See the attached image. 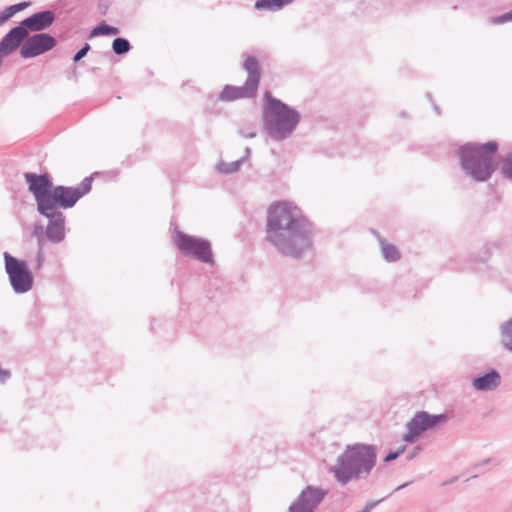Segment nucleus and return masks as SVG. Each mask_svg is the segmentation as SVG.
I'll return each instance as SVG.
<instances>
[{
	"label": "nucleus",
	"instance_id": "f257e3e1",
	"mask_svg": "<svg viewBox=\"0 0 512 512\" xmlns=\"http://www.w3.org/2000/svg\"><path fill=\"white\" fill-rule=\"evenodd\" d=\"M313 229L301 210L287 202L271 205L266 239L284 255L299 258L312 246Z\"/></svg>",
	"mask_w": 512,
	"mask_h": 512
},
{
	"label": "nucleus",
	"instance_id": "f03ea898",
	"mask_svg": "<svg viewBox=\"0 0 512 512\" xmlns=\"http://www.w3.org/2000/svg\"><path fill=\"white\" fill-rule=\"evenodd\" d=\"M24 179L28 184V190L35 198L39 214H47L48 211H59V208H72L80 198L90 192L92 188V177H85L76 186H55L48 173L36 174L24 173Z\"/></svg>",
	"mask_w": 512,
	"mask_h": 512
},
{
	"label": "nucleus",
	"instance_id": "7ed1b4c3",
	"mask_svg": "<svg viewBox=\"0 0 512 512\" xmlns=\"http://www.w3.org/2000/svg\"><path fill=\"white\" fill-rule=\"evenodd\" d=\"M376 461L377 449L374 445L355 443L346 446L330 472L344 486L351 481L366 479L374 469Z\"/></svg>",
	"mask_w": 512,
	"mask_h": 512
},
{
	"label": "nucleus",
	"instance_id": "20e7f679",
	"mask_svg": "<svg viewBox=\"0 0 512 512\" xmlns=\"http://www.w3.org/2000/svg\"><path fill=\"white\" fill-rule=\"evenodd\" d=\"M498 148L494 140L483 144L469 142L462 145L458 156L463 173L474 182L488 181L497 169Z\"/></svg>",
	"mask_w": 512,
	"mask_h": 512
},
{
	"label": "nucleus",
	"instance_id": "39448f33",
	"mask_svg": "<svg viewBox=\"0 0 512 512\" xmlns=\"http://www.w3.org/2000/svg\"><path fill=\"white\" fill-rule=\"evenodd\" d=\"M264 97L267 102L263 110L264 128L273 140L283 141L296 129L300 121V114L287 104L274 98L268 91Z\"/></svg>",
	"mask_w": 512,
	"mask_h": 512
},
{
	"label": "nucleus",
	"instance_id": "423d86ee",
	"mask_svg": "<svg viewBox=\"0 0 512 512\" xmlns=\"http://www.w3.org/2000/svg\"><path fill=\"white\" fill-rule=\"evenodd\" d=\"M244 69L248 73L243 86L226 85L220 93L223 101H233L241 98H252L256 95L260 81V66L254 56H248L244 62Z\"/></svg>",
	"mask_w": 512,
	"mask_h": 512
},
{
	"label": "nucleus",
	"instance_id": "0eeeda50",
	"mask_svg": "<svg viewBox=\"0 0 512 512\" xmlns=\"http://www.w3.org/2000/svg\"><path fill=\"white\" fill-rule=\"evenodd\" d=\"M5 271L10 285L16 294H24L33 287L34 278L32 272L23 260H19L8 252H4Z\"/></svg>",
	"mask_w": 512,
	"mask_h": 512
},
{
	"label": "nucleus",
	"instance_id": "6e6552de",
	"mask_svg": "<svg viewBox=\"0 0 512 512\" xmlns=\"http://www.w3.org/2000/svg\"><path fill=\"white\" fill-rule=\"evenodd\" d=\"M175 243L182 254L191 256L201 262L212 261V250L209 241L177 232Z\"/></svg>",
	"mask_w": 512,
	"mask_h": 512
},
{
	"label": "nucleus",
	"instance_id": "1a4fd4ad",
	"mask_svg": "<svg viewBox=\"0 0 512 512\" xmlns=\"http://www.w3.org/2000/svg\"><path fill=\"white\" fill-rule=\"evenodd\" d=\"M447 420V414L431 415L426 411H419L407 422V432L403 435V440L414 443L423 432Z\"/></svg>",
	"mask_w": 512,
	"mask_h": 512
},
{
	"label": "nucleus",
	"instance_id": "9d476101",
	"mask_svg": "<svg viewBox=\"0 0 512 512\" xmlns=\"http://www.w3.org/2000/svg\"><path fill=\"white\" fill-rule=\"evenodd\" d=\"M57 44L55 37L48 33H36L28 36L20 47V56L30 59L52 50Z\"/></svg>",
	"mask_w": 512,
	"mask_h": 512
},
{
	"label": "nucleus",
	"instance_id": "9b49d317",
	"mask_svg": "<svg viewBox=\"0 0 512 512\" xmlns=\"http://www.w3.org/2000/svg\"><path fill=\"white\" fill-rule=\"evenodd\" d=\"M326 495L325 489L308 485L289 506L288 512H315Z\"/></svg>",
	"mask_w": 512,
	"mask_h": 512
},
{
	"label": "nucleus",
	"instance_id": "f8f14e48",
	"mask_svg": "<svg viewBox=\"0 0 512 512\" xmlns=\"http://www.w3.org/2000/svg\"><path fill=\"white\" fill-rule=\"evenodd\" d=\"M48 218L45 230L47 239L52 243H60L65 238V215L61 211H48L41 214Z\"/></svg>",
	"mask_w": 512,
	"mask_h": 512
},
{
	"label": "nucleus",
	"instance_id": "ddd939ff",
	"mask_svg": "<svg viewBox=\"0 0 512 512\" xmlns=\"http://www.w3.org/2000/svg\"><path fill=\"white\" fill-rule=\"evenodd\" d=\"M27 37V30H24L20 23L10 29L0 41V58L12 54L18 47H21Z\"/></svg>",
	"mask_w": 512,
	"mask_h": 512
},
{
	"label": "nucleus",
	"instance_id": "4468645a",
	"mask_svg": "<svg viewBox=\"0 0 512 512\" xmlns=\"http://www.w3.org/2000/svg\"><path fill=\"white\" fill-rule=\"evenodd\" d=\"M55 21V14L53 11L44 10L32 14L31 16L23 19L20 24L27 30V34L30 32H40L48 29Z\"/></svg>",
	"mask_w": 512,
	"mask_h": 512
},
{
	"label": "nucleus",
	"instance_id": "2eb2a0df",
	"mask_svg": "<svg viewBox=\"0 0 512 512\" xmlns=\"http://www.w3.org/2000/svg\"><path fill=\"white\" fill-rule=\"evenodd\" d=\"M501 384L500 373L492 369L488 373L472 380V386L476 391L489 392L496 390Z\"/></svg>",
	"mask_w": 512,
	"mask_h": 512
},
{
	"label": "nucleus",
	"instance_id": "dca6fc26",
	"mask_svg": "<svg viewBox=\"0 0 512 512\" xmlns=\"http://www.w3.org/2000/svg\"><path fill=\"white\" fill-rule=\"evenodd\" d=\"M294 0H257L255 8L257 10L279 11Z\"/></svg>",
	"mask_w": 512,
	"mask_h": 512
},
{
	"label": "nucleus",
	"instance_id": "f3484780",
	"mask_svg": "<svg viewBox=\"0 0 512 512\" xmlns=\"http://www.w3.org/2000/svg\"><path fill=\"white\" fill-rule=\"evenodd\" d=\"M501 344L512 353V318L501 325Z\"/></svg>",
	"mask_w": 512,
	"mask_h": 512
},
{
	"label": "nucleus",
	"instance_id": "a211bd4d",
	"mask_svg": "<svg viewBox=\"0 0 512 512\" xmlns=\"http://www.w3.org/2000/svg\"><path fill=\"white\" fill-rule=\"evenodd\" d=\"M29 5H30L29 2H20V3L14 4V5H10V6L6 7L0 13V26L3 25L7 20H9L14 14L24 10Z\"/></svg>",
	"mask_w": 512,
	"mask_h": 512
},
{
	"label": "nucleus",
	"instance_id": "6ab92c4d",
	"mask_svg": "<svg viewBox=\"0 0 512 512\" xmlns=\"http://www.w3.org/2000/svg\"><path fill=\"white\" fill-rule=\"evenodd\" d=\"M382 255L387 261H397L400 258V253L398 249L392 245L387 243L384 239H379Z\"/></svg>",
	"mask_w": 512,
	"mask_h": 512
},
{
	"label": "nucleus",
	"instance_id": "aec40b11",
	"mask_svg": "<svg viewBox=\"0 0 512 512\" xmlns=\"http://www.w3.org/2000/svg\"><path fill=\"white\" fill-rule=\"evenodd\" d=\"M244 162H245V158H240V159L230 162V163L220 162L217 165V169L220 173L232 174V173L237 172Z\"/></svg>",
	"mask_w": 512,
	"mask_h": 512
},
{
	"label": "nucleus",
	"instance_id": "412c9836",
	"mask_svg": "<svg viewBox=\"0 0 512 512\" xmlns=\"http://www.w3.org/2000/svg\"><path fill=\"white\" fill-rule=\"evenodd\" d=\"M131 45L126 38L118 37L112 42V50L116 55H123L130 51Z\"/></svg>",
	"mask_w": 512,
	"mask_h": 512
},
{
	"label": "nucleus",
	"instance_id": "4be33fe9",
	"mask_svg": "<svg viewBox=\"0 0 512 512\" xmlns=\"http://www.w3.org/2000/svg\"><path fill=\"white\" fill-rule=\"evenodd\" d=\"M119 33V29L114 26H110L105 22L100 23L91 31V36L98 35H117Z\"/></svg>",
	"mask_w": 512,
	"mask_h": 512
},
{
	"label": "nucleus",
	"instance_id": "5701e85b",
	"mask_svg": "<svg viewBox=\"0 0 512 512\" xmlns=\"http://www.w3.org/2000/svg\"><path fill=\"white\" fill-rule=\"evenodd\" d=\"M500 173L503 178L512 181V152L508 153L501 161Z\"/></svg>",
	"mask_w": 512,
	"mask_h": 512
},
{
	"label": "nucleus",
	"instance_id": "b1692460",
	"mask_svg": "<svg viewBox=\"0 0 512 512\" xmlns=\"http://www.w3.org/2000/svg\"><path fill=\"white\" fill-rule=\"evenodd\" d=\"M509 21H512V10L509 11V12H506V13H504L502 15L493 17L491 19V22L493 24H503V23H506V22H509Z\"/></svg>",
	"mask_w": 512,
	"mask_h": 512
},
{
	"label": "nucleus",
	"instance_id": "393cba45",
	"mask_svg": "<svg viewBox=\"0 0 512 512\" xmlns=\"http://www.w3.org/2000/svg\"><path fill=\"white\" fill-rule=\"evenodd\" d=\"M33 236L37 238L38 247L40 245L44 246V235H43V226L40 224L34 225Z\"/></svg>",
	"mask_w": 512,
	"mask_h": 512
},
{
	"label": "nucleus",
	"instance_id": "a878e982",
	"mask_svg": "<svg viewBox=\"0 0 512 512\" xmlns=\"http://www.w3.org/2000/svg\"><path fill=\"white\" fill-rule=\"evenodd\" d=\"M90 50V45L85 43L84 46L74 55L73 61L78 62L84 58Z\"/></svg>",
	"mask_w": 512,
	"mask_h": 512
},
{
	"label": "nucleus",
	"instance_id": "bb28decb",
	"mask_svg": "<svg viewBox=\"0 0 512 512\" xmlns=\"http://www.w3.org/2000/svg\"><path fill=\"white\" fill-rule=\"evenodd\" d=\"M44 263V254H43V246L40 245L38 247L37 255H36V265L35 269H40Z\"/></svg>",
	"mask_w": 512,
	"mask_h": 512
},
{
	"label": "nucleus",
	"instance_id": "cd10ccee",
	"mask_svg": "<svg viewBox=\"0 0 512 512\" xmlns=\"http://www.w3.org/2000/svg\"><path fill=\"white\" fill-rule=\"evenodd\" d=\"M404 451V448H400L399 450L397 451H394V452H390L386 455L385 457V462H390V461H393L395 460L396 458H398L400 456V454Z\"/></svg>",
	"mask_w": 512,
	"mask_h": 512
},
{
	"label": "nucleus",
	"instance_id": "c85d7f7f",
	"mask_svg": "<svg viewBox=\"0 0 512 512\" xmlns=\"http://www.w3.org/2000/svg\"><path fill=\"white\" fill-rule=\"evenodd\" d=\"M381 500L377 501H370L366 503L365 507L363 508L362 512H370L374 507H376L377 504H379Z\"/></svg>",
	"mask_w": 512,
	"mask_h": 512
},
{
	"label": "nucleus",
	"instance_id": "c756f323",
	"mask_svg": "<svg viewBox=\"0 0 512 512\" xmlns=\"http://www.w3.org/2000/svg\"><path fill=\"white\" fill-rule=\"evenodd\" d=\"M240 133L245 138H253L256 136V131L254 129L246 130V131L241 130Z\"/></svg>",
	"mask_w": 512,
	"mask_h": 512
},
{
	"label": "nucleus",
	"instance_id": "7c9ffc66",
	"mask_svg": "<svg viewBox=\"0 0 512 512\" xmlns=\"http://www.w3.org/2000/svg\"><path fill=\"white\" fill-rule=\"evenodd\" d=\"M421 450L420 446H416L414 449H413V452L409 453L406 458L408 460H411L413 459L418 453L419 451Z\"/></svg>",
	"mask_w": 512,
	"mask_h": 512
},
{
	"label": "nucleus",
	"instance_id": "2f4dec72",
	"mask_svg": "<svg viewBox=\"0 0 512 512\" xmlns=\"http://www.w3.org/2000/svg\"><path fill=\"white\" fill-rule=\"evenodd\" d=\"M250 154H251V149L249 147H247L245 149V155L242 158H245V161H246L249 158Z\"/></svg>",
	"mask_w": 512,
	"mask_h": 512
},
{
	"label": "nucleus",
	"instance_id": "473e14b6",
	"mask_svg": "<svg viewBox=\"0 0 512 512\" xmlns=\"http://www.w3.org/2000/svg\"><path fill=\"white\" fill-rule=\"evenodd\" d=\"M407 485H408L407 483H405V484H403V485H400V486H398V487L395 489V491H398V490H400V489L404 488V487H405V486H407Z\"/></svg>",
	"mask_w": 512,
	"mask_h": 512
},
{
	"label": "nucleus",
	"instance_id": "72a5a7b5",
	"mask_svg": "<svg viewBox=\"0 0 512 512\" xmlns=\"http://www.w3.org/2000/svg\"><path fill=\"white\" fill-rule=\"evenodd\" d=\"M433 107H434L435 112L437 114H440L439 107L437 105H435V104L433 105Z\"/></svg>",
	"mask_w": 512,
	"mask_h": 512
},
{
	"label": "nucleus",
	"instance_id": "f704fd0d",
	"mask_svg": "<svg viewBox=\"0 0 512 512\" xmlns=\"http://www.w3.org/2000/svg\"><path fill=\"white\" fill-rule=\"evenodd\" d=\"M362 512V511H361Z\"/></svg>",
	"mask_w": 512,
	"mask_h": 512
}]
</instances>
